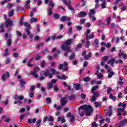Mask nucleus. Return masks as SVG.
Returning <instances> with one entry per match:
<instances>
[{
    "label": "nucleus",
    "mask_w": 127,
    "mask_h": 127,
    "mask_svg": "<svg viewBox=\"0 0 127 127\" xmlns=\"http://www.w3.org/2000/svg\"><path fill=\"white\" fill-rule=\"evenodd\" d=\"M79 114L80 117H83L85 115V111L86 112V115L87 116H91V114L93 112V107L90 105H84L80 106L78 108Z\"/></svg>",
    "instance_id": "f257e3e1"
},
{
    "label": "nucleus",
    "mask_w": 127,
    "mask_h": 127,
    "mask_svg": "<svg viewBox=\"0 0 127 127\" xmlns=\"http://www.w3.org/2000/svg\"><path fill=\"white\" fill-rule=\"evenodd\" d=\"M73 42H75V41H74L73 39H68L65 42H64L63 45L61 46V49L65 51L64 53V56L65 57L68 56V53H69V52L72 51L71 48L68 46V45H71Z\"/></svg>",
    "instance_id": "f03ea898"
},
{
    "label": "nucleus",
    "mask_w": 127,
    "mask_h": 127,
    "mask_svg": "<svg viewBox=\"0 0 127 127\" xmlns=\"http://www.w3.org/2000/svg\"><path fill=\"white\" fill-rule=\"evenodd\" d=\"M43 75L44 76H45V77H48L49 76V78H50V79H51V78H52L53 77V74L49 72V69H47L46 71L42 70L40 73V76H41L39 78V80H40V81H42L44 80V79H45L44 76H43Z\"/></svg>",
    "instance_id": "7ed1b4c3"
},
{
    "label": "nucleus",
    "mask_w": 127,
    "mask_h": 127,
    "mask_svg": "<svg viewBox=\"0 0 127 127\" xmlns=\"http://www.w3.org/2000/svg\"><path fill=\"white\" fill-rule=\"evenodd\" d=\"M14 99L15 101L14 102V104L15 105L16 104H18V105H21L22 104V100L24 99V97H23V95H21L20 96H18V95L15 94L14 96Z\"/></svg>",
    "instance_id": "20e7f679"
},
{
    "label": "nucleus",
    "mask_w": 127,
    "mask_h": 127,
    "mask_svg": "<svg viewBox=\"0 0 127 127\" xmlns=\"http://www.w3.org/2000/svg\"><path fill=\"white\" fill-rule=\"evenodd\" d=\"M58 69L59 70H62L63 69V71H64V72L68 71V63H67V62H64V64H60V65L58 66Z\"/></svg>",
    "instance_id": "39448f33"
},
{
    "label": "nucleus",
    "mask_w": 127,
    "mask_h": 127,
    "mask_svg": "<svg viewBox=\"0 0 127 127\" xmlns=\"http://www.w3.org/2000/svg\"><path fill=\"white\" fill-rule=\"evenodd\" d=\"M4 25L6 28L12 27L13 26V21L11 20V19H8L5 21Z\"/></svg>",
    "instance_id": "423d86ee"
},
{
    "label": "nucleus",
    "mask_w": 127,
    "mask_h": 127,
    "mask_svg": "<svg viewBox=\"0 0 127 127\" xmlns=\"http://www.w3.org/2000/svg\"><path fill=\"white\" fill-rule=\"evenodd\" d=\"M39 70H40V68L38 66H36L34 68V71H31V75H32V76H34L35 78H38V75L36 74L37 72H39Z\"/></svg>",
    "instance_id": "0eeeda50"
},
{
    "label": "nucleus",
    "mask_w": 127,
    "mask_h": 127,
    "mask_svg": "<svg viewBox=\"0 0 127 127\" xmlns=\"http://www.w3.org/2000/svg\"><path fill=\"white\" fill-rule=\"evenodd\" d=\"M61 21L64 22L66 20L67 21H70L71 20V17H67L66 16H63L60 19Z\"/></svg>",
    "instance_id": "6e6552de"
},
{
    "label": "nucleus",
    "mask_w": 127,
    "mask_h": 127,
    "mask_svg": "<svg viewBox=\"0 0 127 127\" xmlns=\"http://www.w3.org/2000/svg\"><path fill=\"white\" fill-rule=\"evenodd\" d=\"M107 72L108 73V77L109 78H112L114 75H115V72H112V70L111 69H107Z\"/></svg>",
    "instance_id": "1a4fd4ad"
},
{
    "label": "nucleus",
    "mask_w": 127,
    "mask_h": 127,
    "mask_svg": "<svg viewBox=\"0 0 127 127\" xmlns=\"http://www.w3.org/2000/svg\"><path fill=\"white\" fill-rule=\"evenodd\" d=\"M61 105L62 107H64L65 104H67V100L66 98H62L61 101Z\"/></svg>",
    "instance_id": "9d476101"
},
{
    "label": "nucleus",
    "mask_w": 127,
    "mask_h": 127,
    "mask_svg": "<svg viewBox=\"0 0 127 127\" xmlns=\"http://www.w3.org/2000/svg\"><path fill=\"white\" fill-rule=\"evenodd\" d=\"M125 108H119L117 109V111L118 112V113L117 114V116H122V113H124V111H125Z\"/></svg>",
    "instance_id": "9b49d317"
},
{
    "label": "nucleus",
    "mask_w": 127,
    "mask_h": 127,
    "mask_svg": "<svg viewBox=\"0 0 127 127\" xmlns=\"http://www.w3.org/2000/svg\"><path fill=\"white\" fill-rule=\"evenodd\" d=\"M127 119H124L123 121H120L119 123V126L120 127H123V126H125V125H127Z\"/></svg>",
    "instance_id": "f8f14e48"
},
{
    "label": "nucleus",
    "mask_w": 127,
    "mask_h": 127,
    "mask_svg": "<svg viewBox=\"0 0 127 127\" xmlns=\"http://www.w3.org/2000/svg\"><path fill=\"white\" fill-rule=\"evenodd\" d=\"M92 57V53H88L84 57V59L85 60H89Z\"/></svg>",
    "instance_id": "ddd939ff"
},
{
    "label": "nucleus",
    "mask_w": 127,
    "mask_h": 127,
    "mask_svg": "<svg viewBox=\"0 0 127 127\" xmlns=\"http://www.w3.org/2000/svg\"><path fill=\"white\" fill-rule=\"evenodd\" d=\"M115 64V59L112 58L108 62L107 64H110L112 67H114V64Z\"/></svg>",
    "instance_id": "4468645a"
},
{
    "label": "nucleus",
    "mask_w": 127,
    "mask_h": 127,
    "mask_svg": "<svg viewBox=\"0 0 127 127\" xmlns=\"http://www.w3.org/2000/svg\"><path fill=\"white\" fill-rule=\"evenodd\" d=\"M33 60H34V58H31L30 60L27 62V66H28V67H33V64H31V62H32Z\"/></svg>",
    "instance_id": "2eb2a0df"
},
{
    "label": "nucleus",
    "mask_w": 127,
    "mask_h": 127,
    "mask_svg": "<svg viewBox=\"0 0 127 127\" xmlns=\"http://www.w3.org/2000/svg\"><path fill=\"white\" fill-rule=\"evenodd\" d=\"M96 13V11H95V9H92L90 10L89 12V17H93V15Z\"/></svg>",
    "instance_id": "dca6fc26"
},
{
    "label": "nucleus",
    "mask_w": 127,
    "mask_h": 127,
    "mask_svg": "<svg viewBox=\"0 0 127 127\" xmlns=\"http://www.w3.org/2000/svg\"><path fill=\"white\" fill-rule=\"evenodd\" d=\"M58 122H61L62 123H64L65 122H66V120L64 117H60L59 116L58 117Z\"/></svg>",
    "instance_id": "f3484780"
},
{
    "label": "nucleus",
    "mask_w": 127,
    "mask_h": 127,
    "mask_svg": "<svg viewBox=\"0 0 127 127\" xmlns=\"http://www.w3.org/2000/svg\"><path fill=\"white\" fill-rule=\"evenodd\" d=\"M79 17H85L87 15V12L84 11H81L79 14Z\"/></svg>",
    "instance_id": "a211bd4d"
},
{
    "label": "nucleus",
    "mask_w": 127,
    "mask_h": 127,
    "mask_svg": "<svg viewBox=\"0 0 127 127\" xmlns=\"http://www.w3.org/2000/svg\"><path fill=\"white\" fill-rule=\"evenodd\" d=\"M26 32L27 35H29V37L30 38H31V39H32V38H33V35L30 33V31H29V29H26Z\"/></svg>",
    "instance_id": "6ab92c4d"
},
{
    "label": "nucleus",
    "mask_w": 127,
    "mask_h": 127,
    "mask_svg": "<svg viewBox=\"0 0 127 127\" xmlns=\"http://www.w3.org/2000/svg\"><path fill=\"white\" fill-rule=\"evenodd\" d=\"M118 107H122V108L125 109V108H126V107H127V103H125L124 102H123V103L120 102L118 105Z\"/></svg>",
    "instance_id": "aec40b11"
},
{
    "label": "nucleus",
    "mask_w": 127,
    "mask_h": 127,
    "mask_svg": "<svg viewBox=\"0 0 127 127\" xmlns=\"http://www.w3.org/2000/svg\"><path fill=\"white\" fill-rule=\"evenodd\" d=\"M53 87V84H52L51 82H50L47 84V90H50L51 89H52Z\"/></svg>",
    "instance_id": "412c9836"
},
{
    "label": "nucleus",
    "mask_w": 127,
    "mask_h": 127,
    "mask_svg": "<svg viewBox=\"0 0 127 127\" xmlns=\"http://www.w3.org/2000/svg\"><path fill=\"white\" fill-rule=\"evenodd\" d=\"M94 105L96 107V108H99L100 107H101L102 106V103L101 102H94Z\"/></svg>",
    "instance_id": "4be33fe9"
},
{
    "label": "nucleus",
    "mask_w": 127,
    "mask_h": 127,
    "mask_svg": "<svg viewBox=\"0 0 127 127\" xmlns=\"http://www.w3.org/2000/svg\"><path fill=\"white\" fill-rule=\"evenodd\" d=\"M36 122V119H28V123H29V124H32V123H33V124H35Z\"/></svg>",
    "instance_id": "5701e85b"
},
{
    "label": "nucleus",
    "mask_w": 127,
    "mask_h": 127,
    "mask_svg": "<svg viewBox=\"0 0 127 127\" xmlns=\"http://www.w3.org/2000/svg\"><path fill=\"white\" fill-rule=\"evenodd\" d=\"M54 108H55L57 111H60L61 109H62V106H57V105L55 104L54 105Z\"/></svg>",
    "instance_id": "b1692460"
},
{
    "label": "nucleus",
    "mask_w": 127,
    "mask_h": 127,
    "mask_svg": "<svg viewBox=\"0 0 127 127\" xmlns=\"http://www.w3.org/2000/svg\"><path fill=\"white\" fill-rule=\"evenodd\" d=\"M23 25L24 26H26V27H28V28L26 29H29V30H30L31 26H30V25H29V23H27L26 22H25L23 23Z\"/></svg>",
    "instance_id": "393cba45"
},
{
    "label": "nucleus",
    "mask_w": 127,
    "mask_h": 127,
    "mask_svg": "<svg viewBox=\"0 0 127 127\" xmlns=\"http://www.w3.org/2000/svg\"><path fill=\"white\" fill-rule=\"evenodd\" d=\"M5 30H4V28H3V24L2 23H1L0 24V32L3 33Z\"/></svg>",
    "instance_id": "a878e982"
},
{
    "label": "nucleus",
    "mask_w": 127,
    "mask_h": 127,
    "mask_svg": "<svg viewBox=\"0 0 127 127\" xmlns=\"http://www.w3.org/2000/svg\"><path fill=\"white\" fill-rule=\"evenodd\" d=\"M20 84L21 85V87H23V85H25L26 82L24 79H21L19 81Z\"/></svg>",
    "instance_id": "bb28decb"
},
{
    "label": "nucleus",
    "mask_w": 127,
    "mask_h": 127,
    "mask_svg": "<svg viewBox=\"0 0 127 127\" xmlns=\"http://www.w3.org/2000/svg\"><path fill=\"white\" fill-rule=\"evenodd\" d=\"M97 89H99V86H98L97 85L93 86L91 89V93L95 92V91H96Z\"/></svg>",
    "instance_id": "cd10ccee"
},
{
    "label": "nucleus",
    "mask_w": 127,
    "mask_h": 127,
    "mask_svg": "<svg viewBox=\"0 0 127 127\" xmlns=\"http://www.w3.org/2000/svg\"><path fill=\"white\" fill-rule=\"evenodd\" d=\"M53 18L55 19H59V17H60V15L57 13L54 14L53 16Z\"/></svg>",
    "instance_id": "c85d7f7f"
},
{
    "label": "nucleus",
    "mask_w": 127,
    "mask_h": 127,
    "mask_svg": "<svg viewBox=\"0 0 127 127\" xmlns=\"http://www.w3.org/2000/svg\"><path fill=\"white\" fill-rule=\"evenodd\" d=\"M57 77L58 79H60L66 80V76L64 74L62 76H58Z\"/></svg>",
    "instance_id": "c756f323"
},
{
    "label": "nucleus",
    "mask_w": 127,
    "mask_h": 127,
    "mask_svg": "<svg viewBox=\"0 0 127 127\" xmlns=\"http://www.w3.org/2000/svg\"><path fill=\"white\" fill-rule=\"evenodd\" d=\"M8 55H9V54L8 53V49H5L3 56L4 57H5L6 56H8Z\"/></svg>",
    "instance_id": "7c9ffc66"
},
{
    "label": "nucleus",
    "mask_w": 127,
    "mask_h": 127,
    "mask_svg": "<svg viewBox=\"0 0 127 127\" xmlns=\"http://www.w3.org/2000/svg\"><path fill=\"white\" fill-rule=\"evenodd\" d=\"M50 71H51L52 72H53V74H56V75H59V74H60V73L58 71L56 72V70H55V69L54 68H51L50 69Z\"/></svg>",
    "instance_id": "2f4dec72"
},
{
    "label": "nucleus",
    "mask_w": 127,
    "mask_h": 127,
    "mask_svg": "<svg viewBox=\"0 0 127 127\" xmlns=\"http://www.w3.org/2000/svg\"><path fill=\"white\" fill-rule=\"evenodd\" d=\"M95 37V35L94 34L88 35L87 37H86L87 40H89V39H92Z\"/></svg>",
    "instance_id": "473e14b6"
},
{
    "label": "nucleus",
    "mask_w": 127,
    "mask_h": 127,
    "mask_svg": "<svg viewBox=\"0 0 127 127\" xmlns=\"http://www.w3.org/2000/svg\"><path fill=\"white\" fill-rule=\"evenodd\" d=\"M41 58H42V56L40 55H38L36 56L35 59V60H36V61H38V60H40Z\"/></svg>",
    "instance_id": "72a5a7b5"
},
{
    "label": "nucleus",
    "mask_w": 127,
    "mask_h": 127,
    "mask_svg": "<svg viewBox=\"0 0 127 127\" xmlns=\"http://www.w3.org/2000/svg\"><path fill=\"white\" fill-rule=\"evenodd\" d=\"M110 99H111L112 100H113V101H116L117 100V97L114 96L113 94H110L109 96Z\"/></svg>",
    "instance_id": "f704fd0d"
},
{
    "label": "nucleus",
    "mask_w": 127,
    "mask_h": 127,
    "mask_svg": "<svg viewBox=\"0 0 127 127\" xmlns=\"http://www.w3.org/2000/svg\"><path fill=\"white\" fill-rule=\"evenodd\" d=\"M26 116H27V114H22L20 116L19 119L20 120V121H22V120H23V119H24L25 117H26Z\"/></svg>",
    "instance_id": "c9c22d12"
},
{
    "label": "nucleus",
    "mask_w": 127,
    "mask_h": 127,
    "mask_svg": "<svg viewBox=\"0 0 127 127\" xmlns=\"http://www.w3.org/2000/svg\"><path fill=\"white\" fill-rule=\"evenodd\" d=\"M84 82H89L91 81V78L89 76H87L84 78Z\"/></svg>",
    "instance_id": "e433bc0d"
},
{
    "label": "nucleus",
    "mask_w": 127,
    "mask_h": 127,
    "mask_svg": "<svg viewBox=\"0 0 127 127\" xmlns=\"http://www.w3.org/2000/svg\"><path fill=\"white\" fill-rule=\"evenodd\" d=\"M55 3L53 2L52 0H50L49 2V6H52V7H53L55 5Z\"/></svg>",
    "instance_id": "4c0bfd02"
},
{
    "label": "nucleus",
    "mask_w": 127,
    "mask_h": 127,
    "mask_svg": "<svg viewBox=\"0 0 127 127\" xmlns=\"http://www.w3.org/2000/svg\"><path fill=\"white\" fill-rule=\"evenodd\" d=\"M54 91H55V92H58V91H59L58 85H54Z\"/></svg>",
    "instance_id": "58836bf2"
},
{
    "label": "nucleus",
    "mask_w": 127,
    "mask_h": 127,
    "mask_svg": "<svg viewBox=\"0 0 127 127\" xmlns=\"http://www.w3.org/2000/svg\"><path fill=\"white\" fill-rule=\"evenodd\" d=\"M75 58V53H73L71 55L69 56V60H73Z\"/></svg>",
    "instance_id": "ea45409f"
},
{
    "label": "nucleus",
    "mask_w": 127,
    "mask_h": 127,
    "mask_svg": "<svg viewBox=\"0 0 127 127\" xmlns=\"http://www.w3.org/2000/svg\"><path fill=\"white\" fill-rule=\"evenodd\" d=\"M94 43L95 44V47H99V40L98 39H95V40L94 41Z\"/></svg>",
    "instance_id": "a19ab883"
},
{
    "label": "nucleus",
    "mask_w": 127,
    "mask_h": 127,
    "mask_svg": "<svg viewBox=\"0 0 127 127\" xmlns=\"http://www.w3.org/2000/svg\"><path fill=\"white\" fill-rule=\"evenodd\" d=\"M53 12L52 11V9L50 7L48 8V14L49 15H52Z\"/></svg>",
    "instance_id": "79ce46f5"
},
{
    "label": "nucleus",
    "mask_w": 127,
    "mask_h": 127,
    "mask_svg": "<svg viewBox=\"0 0 127 127\" xmlns=\"http://www.w3.org/2000/svg\"><path fill=\"white\" fill-rule=\"evenodd\" d=\"M81 85L80 84H77L75 85V89L76 91L79 90V89H80Z\"/></svg>",
    "instance_id": "37998d69"
},
{
    "label": "nucleus",
    "mask_w": 127,
    "mask_h": 127,
    "mask_svg": "<svg viewBox=\"0 0 127 127\" xmlns=\"http://www.w3.org/2000/svg\"><path fill=\"white\" fill-rule=\"evenodd\" d=\"M92 94L94 95L93 97H96V98H98L100 96V94L98 92H93Z\"/></svg>",
    "instance_id": "c03bdc74"
},
{
    "label": "nucleus",
    "mask_w": 127,
    "mask_h": 127,
    "mask_svg": "<svg viewBox=\"0 0 127 127\" xmlns=\"http://www.w3.org/2000/svg\"><path fill=\"white\" fill-rule=\"evenodd\" d=\"M14 12V10L13 9L10 10L9 12L8 16L9 17L12 16L13 15V13Z\"/></svg>",
    "instance_id": "a18cd8bd"
},
{
    "label": "nucleus",
    "mask_w": 127,
    "mask_h": 127,
    "mask_svg": "<svg viewBox=\"0 0 127 127\" xmlns=\"http://www.w3.org/2000/svg\"><path fill=\"white\" fill-rule=\"evenodd\" d=\"M102 59L103 60V61L105 62L108 61V60H109V57L108 56H104L102 58Z\"/></svg>",
    "instance_id": "49530a36"
},
{
    "label": "nucleus",
    "mask_w": 127,
    "mask_h": 127,
    "mask_svg": "<svg viewBox=\"0 0 127 127\" xmlns=\"http://www.w3.org/2000/svg\"><path fill=\"white\" fill-rule=\"evenodd\" d=\"M37 21V18L32 17L31 18L30 22H36Z\"/></svg>",
    "instance_id": "de8ad7c7"
},
{
    "label": "nucleus",
    "mask_w": 127,
    "mask_h": 127,
    "mask_svg": "<svg viewBox=\"0 0 127 127\" xmlns=\"http://www.w3.org/2000/svg\"><path fill=\"white\" fill-rule=\"evenodd\" d=\"M74 119H75V116L74 115H71L70 116V121L71 123H73L74 122Z\"/></svg>",
    "instance_id": "09e8293b"
},
{
    "label": "nucleus",
    "mask_w": 127,
    "mask_h": 127,
    "mask_svg": "<svg viewBox=\"0 0 127 127\" xmlns=\"http://www.w3.org/2000/svg\"><path fill=\"white\" fill-rule=\"evenodd\" d=\"M48 122H53V121H54V119H53L52 116H50L49 118H48Z\"/></svg>",
    "instance_id": "8fccbe9b"
},
{
    "label": "nucleus",
    "mask_w": 127,
    "mask_h": 127,
    "mask_svg": "<svg viewBox=\"0 0 127 127\" xmlns=\"http://www.w3.org/2000/svg\"><path fill=\"white\" fill-rule=\"evenodd\" d=\"M29 3H30V0H28L26 1V4H25V6L26 7H28L29 8V7H28V4H29Z\"/></svg>",
    "instance_id": "3c124183"
},
{
    "label": "nucleus",
    "mask_w": 127,
    "mask_h": 127,
    "mask_svg": "<svg viewBox=\"0 0 127 127\" xmlns=\"http://www.w3.org/2000/svg\"><path fill=\"white\" fill-rule=\"evenodd\" d=\"M12 6H13V4H11V3H9L7 5V7L8 8H11Z\"/></svg>",
    "instance_id": "603ef678"
},
{
    "label": "nucleus",
    "mask_w": 127,
    "mask_h": 127,
    "mask_svg": "<svg viewBox=\"0 0 127 127\" xmlns=\"http://www.w3.org/2000/svg\"><path fill=\"white\" fill-rule=\"evenodd\" d=\"M86 21V19H81L80 20V24H84V22Z\"/></svg>",
    "instance_id": "864d4df0"
},
{
    "label": "nucleus",
    "mask_w": 127,
    "mask_h": 127,
    "mask_svg": "<svg viewBox=\"0 0 127 127\" xmlns=\"http://www.w3.org/2000/svg\"><path fill=\"white\" fill-rule=\"evenodd\" d=\"M16 33L17 36H19V37H21V36L22 35V34H21V33H20L19 31H16Z\"/></svg>",
    "instance_id": "5fc2aeb1"
},
{
    "label": "nucleus",
    "mask_w": 127,
    "mask_h": 127,
    "mask_svg": "<svg viewBox=\"0 0 127 127\" xmlns=\"http://www.w3.org/2000/svg\"><path fill=\"white\" fill-rule=\"evenodd\" d=\"M46 64L45 63V61H43L42 62V63H41V67H42V68H43L44 67V66H45V64Z\"/></svg>",
    "instance_id": "6e6d98bb"
},
{
    "label": "nucleus",
    "mask_w": 127,
    "mask_h": 127,
    "mask_svg": "<svg viewBox=\"0 0 127 127\" xmlns=\"http://www.w3.org/2000/svg\"><path fill=\"white\" fill-rule=\"evenodd\" d=\"M64 4L66 6H70V4H71V1L65 2Z\"/></svg>",
    "instance_id": "4d7b16f0"
},
{
    "label": "nucleus",
    "mask_w": 127,
    "mask_h": 127,
    "mask_svg": "<svg viewBox=\"0 0 127 127\" xmlns=\"http://www.w3.org/2000/svg\"><path fill=\"white\" fill-rule=\"evenodd\" d=\"M68 98L70 100H74L75 99V95L74 94H72L71 96L68 97Z\"/></svg>",
    "instance_id": "13d9d810"
},
{
    "label": "nucleus",
    "mask_w": 127,
    "mask_h": 127,
    "mask_svg": "<svg viewBox=\"0 0 127 127\" xmlns=\"http://www.w3.org/2000/svg\"><path fill=\"white\" fill-rule=\"evenodd\" d=\"M46 100L47 101V102H48V103H49V104H50V103H51V98H49V97H47L46 98Z\"/></svg>",
    "instance_id": "bf43d9fd"
},
{
    "label": "nucleus",
    "mask_w": 127,
    "mask_h": 127,
    "mask_svg": "<svg viewBox=\"0 0 127 127\" xmlns=\"http://www.w3.org/2000/svg\"><path fill=\"white\" fill-rule=\"evenodd\" d=\"M30 90L31 92H33L34 90H35V86L34 85L32 86L30 88Z\"/></svg>",
    "instance_id": "052dcab7"
},
{
    "label": "nucleus",
    "mask_w": 127,
    "mask_h": 127,
    "mask_svg": "<svg viewBox=\"0 0 127 127\" xmlns=\"http://www.w3.org/2000/svg\"><path fill=\"white\" fill-rule=\"evenodd\" d=\"M7 44L9 46H10L11 45V39H9L7 40Z\"/></svg>",
    "instance_id": "680f3d73"
},
{
    "label": "nucleus",
    "mask_w": 127,
    "mask_h": 127,
    "mask_svg": "<svg viewBox=\"0 0 127 127\" xmlns=\"http://www.w3.org/2000/svg\"><path fill=\"white\" fill-rule=\"evenodd\" d=\"M111 17H108V19H107V25H108V24H110V23H111Z\"/></svg>",
    "instance_id": "e2e57ef3"
},
{
    "label": "nucleus",
    "mask_w": 127,
    "mask_h": 127,
    "mask_svg": "<svg viewBox=\"0 0 127 127\" xmlns=\"http://www.w3.org/2000/svg\"><path fill=\"white\" fill-rule=\"evenodd\" d=\"M90 32H91V30L90 29H88V30H87L86 37H88V36L89 35V34H90Z\"/></svg>",
    "instance_id": "0e129e2a"
},
{
    "label": "nucleus",
    "mask_w": 127,
    "mask_h": 127,
    "mask_svg": "<svg viewBox=\"0 0 127 127\" xmlns=\"http://www.w3.org/2000/svg\"><path fill=\"white\" fill-rule=\"evenodd\" d=\"M111 91H113V89H112V88L108 87V88L107 89V94H110Z\"/></svg>",
    "instance_id": "69168bd1"
},
{
    "label": "nucleus",
    "mask_w": 127,
    "mask_h": 127,
    "mask_svg": "<svg viewBox=\"0 0 127 127\" xmlns=\"http://www.w3.org/2000/svg\"><path fill=\"white\" fill-rule=\"evenodd\" d=\"M5 63L6 64H9V63H10V59L9 58H7L5 60Z\"/></svg>",
    "instance_id": "338daca9"
},
{
    "label": "nucleus",
    "mask_w": 127,
    "mask_h": 127,
    "mask_svg": "<svg viewBox=\"0 0 127 127\" xmlns=\"http://www.w3.org/2000/svg\"><path fill=\"white\" fill-rule=\"evenodd\" d=\"M92 126L93 127H98V124H97L96 123V122H94V123H92Z\"/></svg>",
    "instance_id": "774afa93"
}]
</instances>
